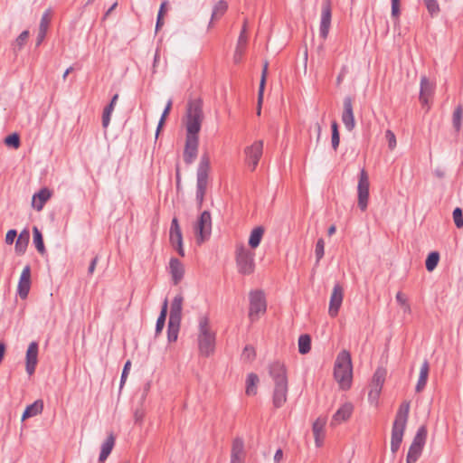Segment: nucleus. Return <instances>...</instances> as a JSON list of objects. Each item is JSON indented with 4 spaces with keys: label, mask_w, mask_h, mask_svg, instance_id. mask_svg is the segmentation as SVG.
<instances>
[{
    "label": "nucleus",
    "mask_w": 463,
    "mask_h": 463,
    "mask_svg": "<svg viewBox=\"0 0 463 463\" xmlns=\"http://www.w3.org/2000/svg\"><path fill=\"white\" fill-rule=\"evenodd\" d=\"M392 15L398 18L400 15V0H392Z\"/></svg>",
    "instance_id": "55"
},
{
    "label": "nucleus",
    "mask_w": 463,
    "mask_h": 463,
    "mask_svg": "<svg viewBox=\"0 0 463 463\" xmlns=\"http://www.w3.org/2000/svg\"><path fill=\"white\" fill-rule=\"evenodd\" d=\"M269 374L273 381L272 402L275 408L282 407L288 399V381L287 368L279 361L269 365Z\"/></svg>",
    "instance_id": "2"
},
{
    "label": "nucleus",
    "mask_w": 463,
    "mask_h": 463,
    "mask_svg": "<svg viewBox=\"0 0 463 463\" xmlns=\"http://www.w3.org/2000/svg\"><path fill=\"white\" fill-rule=\"evenodd\" d=\"M332 18V8L331 2L326 0L323 3L321 9V20H320V35L323 39H326L329 33Z\"/></svg>",
    "instance_id": "13"
},
{
    "label": "nucleus",
    "mask_w": 463,
    "mask_h": 463,
    "mask_svg": "<svg viewBox=\"0 0 463 463\" xmlns=\"http://www.w3.org/2000/svg\"><path fill=\"white\" fill-rule=\"evenodd\" d=\"M340 142V137L338 132V126L335 121L332 123V146L335 150L337 149Z\"/></svg>",
    "instance_id": "44"
},
{
    "label": "nucleus",
    "mask_w": 463,
    "mask_h": 463,
    "mask_svg": "<svg viewBox=\"0 0 463 463\" xmlns=\"http://www.w3.org/2000/svg\"><path fill=\"white\" fill-rule=\"evenodd\" d=\"M118 99V95L115 94L114 97L112 98L109 105L107 108H105V109H104L103 116H102V125L104 128H107L109 124L110 116H111V113L114 109L116 103H117Z\"/></svg>",
    "instance_id": "34"
},
{
    "label": "nucleus",
    "mask_w": 463,
    "mask_h": 463,
    "mask_svg": "<svg viewBox=\"0 0 463 463\" xmlns=\"http://www.w3.org/2000/svg\"><path fill=\"white\" fill-rule=\"evenodd\" d=\"M43 409V402L41 400L35 401L33 404L26 407V410L30 411L31 415L36 416L41 414Z\"/></svg>",
    "instance_id": "43"
},
{
    "label": "nucleus",
    "mask_w": 463,
    "mask_h": 463,
    "mask_svg": "<svg viewBox=\"0 0 463 463\" xmlns=\"http://www.w3.org/2000/svg\"><path fill=\"white\" fill-rule=\"evenodd\" d=\"M115 444V438L113 434H109L106 440L101 445V451L99 457L100 462H104L111 453Z\"/></svg>",
    "instance_id": "26"
},
{
    "label": "nucleus",
    "mask_w": 463,
    "mask_h": 463,
    "mask_svg": "<svg viewBox=\"0 0 463 463\" xmlns=\"http://www.w3.org/2000/svg\"><path fill=\"white\" fill-rule=\"evenodd\" d=\"M30 239V233L27 229L21 232L15 241V250L18 253H24L27 248Z\"/></svg>",
    "instance_id": "27"
},
{
    "label": "nucleus",
    "mask_w": 463,
    "mask_h": 463,
    "mask_svg": "<svg viewBox=\"0 0 463 463\" xmlns=\"http://www.w3.org/2000/svg\"><path fill=\"white\" fill-rule=\"evenodd\" d=\"M243 355L247 356L248 359H252L255 356V350L252 346H245L243 350Z\"/></svg>",
    "instance_id": "58"
},
{
    "label": "nucleus",
    "mask_w": 463,
    "mask_h": 463,
    "mask_svg": "<svg viewBox=\"0 0 463 463\" xmlns=\"http://www.w3.org/2000/svg\"><path fill=\"white\" fill-rule=\"evenodd\" d=\"M167 307H168V301L165 298V301L163 302L161 312H160L158 318L165 320L166 315H167Z\"/></svg>",
    "instance_id": "57"
},
{
    "label": "nucleus",
    "mask_w": 463,
    "mask_h": 463,
    "mask_svg": "<svg viewBox=\"0 0 463 463\" xmlns=\"http://www.w3.org/2000/svg\"><path fill=\"white\" fill-rule=\"evenodd\" d=\"M311 349V338L308 335H301L298 338V352L307 354Z\"/></svg>",
    "instance_id": "35"
},
{
    "label": "nucleus",
    "mask_w": 463,
    "mask_h": 463,
    "mask_svg": "<svg viewBox=\"0 0 463 463\" xmlns=\"http://www.w3.org/2000/svg\"><path fill=\"white\" fill-rule=\"evenodd\" d=\"M52 192L44 187L42 188L38 193L34 194L32 198V207L37 212L43 210L46 202L52 197Z\"/></svg>",
    "instance_id": "20"
},
{
    "label": "nucleus",
    "mask_w": 463,
    "mask_h": 463,
    "mask_svg": "<svg viewBox=\"0 0 463 463\" xmlns=\"http://www.w3.org/2000/svg\"><path fill=\"white\" fill-rule=\"evenodd\" d=\"M259 383V377L256 373H250L247 376V386H246V394L247 395H255L257 393V384Z\"/></svg>",
    "instance_id": "32"
},
{
    "label": "nucleus",
    "mask_w": 463,
    "mask_h": 463,
    "mask_svg": "<svg viewBox=\"0 0 463 463\" xmlns=\"http://www.w3.org/2000/svg\"><path fill=\"white\" fill-rule=\"evenodd\" d=\"M396 299L398 303L402 306L401 307L402 308L404 313L411 312V307L410 304L408 303V298L402 292L399 291L397 293Z\"/></svg>",
    "instance_id": "41"
},
{
    "label": "nucleus",
    "mask_w": 463,
    "mask_h": 463,
    "mask_svg": "<svg viewBox=\"0 0 463 463\" xmlns=\"http://www.w3.org/2000/svg\"><path fill=\"white\" fill-rule=\"evenodd\" d=\"M268 62L266 61L263 65V70H262V73H261V79H260V88H259V90H260V101H261V99L264 95V89H265V85H266V80H267V75H268Z\"/></svg>",
    "instance_id": "42"
},
{
    "label": "nucleus",
    "mask_w": 463,
    "mask_h": 463,
    "mask_svg": "<svg viewBox=\"0 0 463 463\" xmlns=\"http://www.w3.org/2000/svg\"><path fill=\"white\" fill-rule=\"evenodd\" d=\"M244 51H245V49H242L241 47H236V50H235V52L233 55V59L236 63H239L241 61Z\"/></svg>",
    "instance_id": "56"
},
{
    "label": "nucleus",
    "mask_w": 463,
    "mask_h": 463,
    "mask_svg": "<svg viewBox=\"0 0 463 463\" xmlns=\"http://www.w3.org/2000/svg\"><path fill=\"white\" fill-rule=\"evenodd\" d=\"M17 232L15 230H9L5 234V243L6 244H13L14 241L17 239Z\"/></svg>",
    "instance_id": "53"
},
{
    "label": "nucleus",
    "mask_w": 463,
    "mask_h": 463,
    "mask_svg": "<svg viewBox=\"0 0 463 463\" xmlns=\"http://www.w3.org/2000/svg\"><path fill=\"white\" fill-rule=\"evenodd\" d=\"M424 4L430 15H436L439 12V5L436 0H424Z\"/></svg>",
    "instance_id": "45"
},
{
    "label": "nucleus",
    "mask_w": 463,
    "mask_h": 463,
    "mask_svg": "<svg viewBox=\"0 0 463 463\" xmlns=\"http://www.w3.org/2000/svg\"><path fill=\"white\" fill-rule=\"evenodd\" d=\"M247 44V35H246V23L243 24L242 31L239 36L237 47H241L242 49L246 48Z\"/></svg>",
    "instance_id": "51"
},
{
    "label": "nucleus",
    "mask_w": 463,
    "mask_h": 463,
    "mask_svg": "<svg viewBox=\"0 0 463 463\" xmlns=\"http://www.w3.org/2000/svg\"><path fill=\"white\" fill-rule=\"evenodd\" d=\"M386 372L383 369L378 368L373 376L371 387L381 389L385 381Z\"/></svg>",
    "instance_id": "33"
},
{
    "label": "nucleus",
    "mask_w": 463,
    "mask_h": 463,
    "mask_svg": "<svg viewBox=\"0 0 463 463\" xmlns=\"http://www.w3.org/2000/svg\"><path fill=\"white\" fill-rule=\"evenodd\" d=\"M435 90V84L426 76L420 79V101L428 111L430 109V102Z\"/></svg>",
    "instance_id": "11"
},
{
    "label": "nucleus",
    "mask_w": 463,
    "mask_h": 463,
    "mask_svg": "<svg viewBox=\"0 0 463 463\" xmlns=\"http://www.w3.org/2000/svg\"><path fill=\"white\" fill-rule=\"evenodd\" d=\"M370 181L368 173L362 169L357 184V204L362 212L366 211L369 202Z\"/></svg>",
    "instance_id": "8"
},
{
    "label": "nucleus",
    "mask_w": 463,
    "mask_h": 463,
    "mask_svg": "<svg viewBox=\"0 0 463 463\" xmlns=\"http://www.w3.org/2000/svg\"><path fill=\"white\" fill-rule=\"evenodd\" d=\"M29 38V31L22 32L14 41V47L17 50H22Z\"/></svg>",
    "instance_id": "40"
},
{
    "label": "nucleus",
    "mask_w": 463,
    "mask_h": 463,
    "mask_svg": "<svg viewBox=\"0 0 463 463\" xmlns=\"http://www.w3.org/2000/svg\"><path fill=\"white\" fill-rule=\"evenodd\" d=\"M130 366H131V362L129 360H128L124 365V368H123V371H122V374H121V379H120V384L121 386L125 383L126 380H127V377L128 375V372L130 370Z\"/></svg>",
    "instance_id": "54"
},
{
    "label": "nucleus",
    "mask_w": 463,
    "mask_h": 463,
    "mask_svg": "<svg viewBox=\"0 0 463 463\" xmlns=\"http://www.w3.org/2000/svg\"><path fill=\"white\" fill-rule=\"evenodd\" d=\"M171 109H172V99H168L167 102H166L165 108V109L163 111V114L161 116V118L159 120V123H158V126H157V129H156V137H158V135L160 133V130L163 128L168 114L170 113Z\"/></svg>",
    "instance_id": "38"
},
{
    "label": "nucleus",
    "mask_w": 463,
    "mask_h": 463,
    "mask_svg": "<svg viewBox=\"0 0 463 463\" xmlns=\"http://www.w3.org/2000/svg\"><path fill=\"white\" fill-rule=\"evenodd\" d=\"M439 260V253L438 251H432L430 252L426 260Z\"/></svg>",
    "instance_id": "61"
},
{
    "label": "nucleus",
    "mask_w": 463,
    "mask_h": 463,
    "mask_svg": "<svg viewBox=\"0 0 463 463\" xmlns=\"http://www.w3.org/2000/svg\"><path fill=\"white\" fill-rule=\"evenodd\" d=\"M31 288V267L26 265L20 276L17 286V293L22 299H25L28 297Z\"/></svg>",
    "instance_id": "15"
},
{
    "label": "nucleus",
    "mask_w": 463,
    "mask_h": 463,
    "mask_svg": "<svg viewBox=\"0 0 463 463\" xmlns=\"http://www.w3.org/2000/svg\"><path fill=\"white\" fill-rule=\"evenodd\" d=\"M453 221L457 228L463 227V212L458 207L455 208L453 211Z\"/></svg>",
    "instance_id": "47"
},
{
    "label": "nucleus",
    "mask_w": 463,
    "mask_h": 463,
    "mask_svg": "<svg viewBox=\"0 0 463 463\" xmlns=\"http://www.w3.org/2000/svg\"><path fill=\"white\" fill-rule=\"evenodd\" d=\"M195 241L201 244L210 238L212 232V216L208 211L201 213L199 219L194 225Z\"/></svg>",
    "instance_id": "7"
},
{
    "label": "nucleus",
    "mask_w": 463,
    "mask_h": 463,
    "mask_svg": "<svg viewBox=\"0 0 463 463\" xmlns=\"http://www.w3.org/2000/svg\"><path fill=\"white\" fill-rule=\"evenodd\" d=\"M166 5H167L166 2H164L161 4V6H160V9L158 12L159 16H164V14L166 13V10H167Z\"/></svg>",
    "instance_id": "63"
},
{
    "label": "nucleus",
    "mask_w": 463,
    "mask_h": 463,
    "mask_svg": "<svg viewBox=\"0 0 463 463\" xmlns=\"http://www.w3.org/2000/svg\"><path fill=\"white\" fill-rule=\"evenodd\" d=\"M462 115H463L462 108L458 107L453 113V124L457 129H459V128H460Z\"/></svg>",
    "instance_id": "48"
},
{
    "label": "nucleus",
    "mask_w": 463,
    "mask_h": 463,
    "mask_svg": "<svg viewBox=\"0 0 463 463\" xmlns=\"http://www.w3.org/2000/svg\"><path fill=\"white\" fill-rule=\"evenodd\" d=\"M250 310L249 317L251 321L259 318L260 314L266 311V302L261 290H252L250 292Z\"/></svg>",
    "instance_id": "9"
},
{
    "label": "nucleus",
    "mask_w": 463,
    "mask_h": 463,
    "mask_svg": "<svg viewBox=\"0 0 463 463\" xmlns=\"http://www.w3.org/2000/svg\"><path fill=\"white\" fill-rule=\"evenodd\" d=\"M342 121L348 131H352L355 127V119L353 111V100L350 97H345L343 103Z\"/></svg>",
    "instance_id": "14"
},
{
    "label": "nucleus",
    "mask_w": 463,
    "mask_h": 463,
    "mask_svg": "<svg viewBox=\"0 0 463 463\" xmlns=\"http://www.w3.org/2000/svg\"><path fill=\"white\" fill-rule=\"evenodd\" d=\"M343 298L344 288L339 283H336L333 288L329 301L328 314L331 317H335L338 315L339 309L342 306Z\"/></svg>",
    "instance_id": "12"
},
{
    "label": "nucleus",
    "mask_w": 463,
    "mask_h": 463,
    "mask_svg": "<svg viewBox=\"0 0 463 463\" xmlns=\"http://www.w3.org/2000/svg\"><path fill=\"white\" fill-rule=\"evenodd\" d=\"M428 430L425 425L420 426L415 437L413 438L411 445L423 449L427 439Z\"/></svg>",
    "instance_id": "30"
},
{
    "label": "nucleus",
    "mask_w": 463,
    "mask_h": 463,
    "mask_svg": "<svg viewBox=\"0 0 463 463\" xmlns=\"http://www.w3.org/2000/svg\"><path fill=\"white\" fill-rule=\"evenodd\" d=\"M324 248H325V244H324V241L323 240H318L317 242V245H316V258L317 260H320L321 258H323L324 256Z\"/></svg>",
    "instance_id": "52"
},
{
    "label": "nucleus",
    "mask_w": 463,
    "mask_h": 463,
    "mask_svg": "<svg viewBox=\"0 0 463 463\" xmlns=\"http://www.w3.org/2000/svg\"><path fill=\"white\" fill-rule=\"evenodd\" d=\"M353 410L354 407L351 403L346 402L343 404L333 415L331 420V425L336 426L347 420L351 417Z\"/></svg>",
    "instance_id": "19"
},
{
    "label": "nucleus",
    "mask_w": 463,
    "mask_h": 463,
    "mask_svg": "<svg viewBox=\"0 0 463 463\" xmlns=\"http://www.w3.org/2000/svg\"><path fill=\"white\" fill-rule=\"evenodd\" d=\"M203 121V111L201 106L197 103H191L187 109L185 128L186 137L184 150V159L187 164H191L197 156L199 137Z\"/></svg>",
    "instance_id": "1"
},
{
    "label": "nucleus",
    "mask_w": 463,
    "mask_h": 463,
    "mask_svg": "<svg viewBox=\"0 0 463 463\" xmlns=\"http://www.w3.org/2000/svg\"><path fill=\"white\" fill-rule=\"evenodd\" d=\"M334 376L343 390H348L352 384L353 368L349 352L344 350L336 357Z\"/></svg>",
    "instance_id": "3"
},
{
    "label": "nucleus",
    "mask_w": 463,
    "mask_h": 463,
    "mask_svg": "<svg viewBox=\"0 0 463 463\" xmlns=\"http://www.w3.org/2000/svg\"><path fill=\"white\" fill-rule=\"evenodd\" d=\"M263 232H264V230L261 226L255 227L251 231L250 237H249V245L251 248H257L260 245V243L262 240Z\"/></svg>",
    "instance_id": "28"
},
{
    "label": "nucleus",
    "mask_w": 463,
    "mask_h": 463,
    "mask_svg": "<svg viewBox=\"0 0 463 463\" xmlns=\"http://www.w3.org/2000/svg\"><path fill=\"white\" fill-rule=\"evenodd\" d=\"M422 449L420 447H416L411 444L409 451L406 457L407 463H415L422 453Z\"/></svg>",
    "instance_id": "36"
},
{
    "label": "nucleus",
    "mask_w": 463,
    "mask_h": 463,
    "mask_svg": "<svg viewBox=\"0 0 463 463\" xmlns=\"http://www.w3.org/2000/svg\"><path fill=\"white\" fill-rule=\"evenodd\" d=\"M184 297L180 293L176 295L171 304L169 320L181 321Z\"/></svg>",
    "instance_id": "22"
},
{
    "label": "nucleus",
    "mask_w": 463,
    "mask_h": 463,
    "mask_svg": "<svg viewBox=\"0 0 463 463\" xmlns=\"http://www.w3.org/2000/svg\"><path fill=\"white\" fill-rule=\"evenodd\" d=\"M170 241L174 247H176L181 257H184L182 248V232L176 218L172 220L170 228Z\"/></svg>",
    "instance_id": "17"
},
{
    "label": "nucleus",
    "mask_w": 463,
    "mask_h": 463,
    "mask_svg": "<svg viewBox=\"0 0 463 463\" xmlns=\"http://www.w3.org/2000/svg\"><path fill=\"white\" fill-rule=\"evenodd\" d=\"M168 270L174 285H177L183 279L185 272L183 262H169Z\"/></svg>",
    "instance_id": "23"
},
{
    "label": "nucleus",
    "mask_w": 463,
    "mask_h": 463,
    "mask_svg": "<svg viewBox=\"0 0 463 463\" xmlns=\"http://www.w3.org/2000/svg\"><path fill=\"white\" fill-rule=\"evenodd\" d=\"M227 3L224 1H219L213 7L212 14V20L219 19L224 14L227 10Z\"/></svg>",
    "instance_id": "37"
},
{
    "label": "nucleus",
    "mask_w": 463,
    "mask_h": 463,
    "mask_svg": "<svg viewBox=\"0 0 463 463\" xmlns=\"http://www.w3.org/2000/svg\"><path fill=\"white\" fill-rule=\"evenodd\" d=\"M254 269V262H237V270L241 275H250Z\"/></svg>",
    "instance_id": "39"
},
{
    "label": "nucleus",
    "mask_w": 463,
    "mask_h": 463,
    "mask_svg": "<svg viewBox=\"0 0 463 463\" xmlns=\"http://www.w3.org/2000/svg\"><path fill=\"white\" fill-rule=\"evenodd\" d=\"M5 143L6 146L18 148L20 146V137L16 133L9 135L5 137Z\"/></svg>",
    "instance_id": "46"
},
{
    "label": "nucleus",
    "mask_w": 463,
    "mask_h": 463,
    "mask_svg": "<svg viewBox=\"0 0 463 463\" xmlns=\"http://www.w3.org/2000/svg\"><path fill=\"white\" fill-rule=\"evenodd\" d=\"M411 403L404 401L399 407L392 429L391 450L394 454L400 449L406 428Z\"/></svg>",
    "instance_id": "4"
},
{
    "label": "nucleus",
    "mask_w": 463,
    "mask_h": 463,
    "mask_svg": "<svg viewBox=\"0 0 463 463\" xmlns=\"http://www.w3.org/2000/svg\"><path fill=\"white\" fill-rule=\"evenodd\" d=\"M197 341L201 355L208 357L214 353L216 335L212 330L207 317L203 316L199 319Z\"/></svg>",
    "instance_id": "5"
},
{
    "label": "nucleus",
    "mask_w": 463,
    "mask_h": 463,
    "mask_svg": "<svg viewBox=\"0 0 463 463\" xmlns=\"http://www.w3.org/2000/svg\"><path fill=\"white\" fill-rule=\"evenodd\" d=\"M439 262H426V268L428 269V271L431 272L433 271L437 265H438Z\"/></svg>",
    "instance_id": "62"
},
{
    "label": "nucleus",
    "mask_w": 463,
    "mask_h": 463,
    "mask_svg": "<svg viewBox=\"0 0 463 463\" xmlns=\"http://www.w3.org/2000/svg\"><path fill=\"white\" fill-rule=\"evenodd\" d=\"M210 168V156L207 154H203L200 159L197 169L196 201L199 206H201L203 202Z\"/></svg>",
    "instance_id": "6"
},
{
    "label": "nucleus",
    "mask_w": 463,
    "mask_h": 463,
    "mask_svg": "<svg viewBox=\"0 0 463 463\" xmlns=\"http://www.w3.org/2000/svg\"><path fill=\"white\" fill-rule=\"evenodd\" d=\"M51 23V13L50 11L44 12V14L42 15L40 24H39V31H38V36L36 41V45L39 46L43 41L44 40L49 25Z\"/></svg>",
    "instance_id": "24"
},
{
    "label": "nucleus",
    "mask_w": 463,
    "mask_h": 463,
    "mask_svg": "<svg viewBox=\"0 0 463 463\" xmlns=\"http://www.w3.org/2000/svg\"><path fill=\"white\" fill-rule=\"evenodd\" d=\"M381 391V389L371 387L368 393V399L371 403H377Z\"/></svg>",
    "instance_id": "50"
},
{
    "label": "nucleus",
    "mask_w": 463,
    "mask_h": 463,
    "mask_svg": "<svg viewBox=\"0 0 463 463\" xmlns=\"http://www.w3.org/2000/svg\"><path fill=\"white\" fill-rule=\"evenodd\" d=\"M244 457V441L242 438L236 437L232 445L231 463H243Z\"/></svg>",
    "instance_id": "18"
},
{
    "label": "nucleus",
    "mask_w": 463,
    "mask_h": 463,
    "mask_svg": "<svg viewBox=\"0 0 463 463\" xmlns=\"http://www.w3.org/2000/svg\"><path fill=\"white\" fill-rule=\"evenodd\" d=\"M181 321L168 320L167 339L169 342H175L178 338Z\"/></svg>",
    "instance_id": "29"
},
{
    "label": "nucleus",
    "mask_w": 463,
    "mask_h": 463,
    "mask_svg": "<svg viewBox=\"0 0 463 463\" xmlns=\"http://www.w3.org/2000/svg\"><path fill=\"white\" fill-rule=\"evenodd\" d=\"M165 320L157 318L156 325V334L160 333L163 330V328L165 326Z\"/></svg>",
    "instance_id": "59"
},
{
    "label": "nucleus",
    "mask_w": 463,
    "mask_h": 463,
    "mask_svg": "<svg viewBox=\"0 0 463 463\" xmlns=\"http://www.w3.org/2000/svg\"><path fill=\"white\" fill-rule=\"evenodd\" d=\"M283 458V451L281 449H279L275 455H274V462L275 463H280V461L282 460Z\"/></svg>",
    "instance_id": "60"
},
{
    "label": "nucleus",
    "mask_w": 463,
    "mask_h": 463,
    "mask_svg": "<svg viewBox=\"0 0 463 463\" xmlns=\"http://www.w3.org/2000/svg\"><path fill=\"white\" fill-rule=\"evenodd\" d=\"M326 424V419L323 417L317 418L313 423L312 430L315 438V443L317 447H321L326 436L325 427Z\"/></svg>",
    "instance_id": "21"
},
{
    "label": "nucleus",
    "mask_w": 463,
    "mask_h": 463,
    "mask_svg": "<svg viewBox=\"0 0 463 463\" xmlns=\"http://www.w3.org/2000/svg\"><path fill=\"white\" fill-rule=\"evenodd\" d=\"M263 152V142L257 140L250 146L245 147L244 154L246 156V163L250 167L251 171L255 170Z\"/></svg>",
    "instance_id": "10"
},
{
    "label": "nucleus",
    "mask_w": 463,
    "mask_h": 463,
    "mask_svg": "<svg viewBox=\"0 0 463 463\" xmlns=\"http://www.w3.org/2000/svg\"><path fill=\"white\" fill-rule=\"evenodd\" d=\"M429 372H430L429 362L427 360H424V362L422 363V364L420 366L418 383L415 387V391L417 392H420L425 388L427 381H428Z\"/></svg>",
    "instance_id": "25"
},
{
    "label": "nucleus",
    "mask_w": 463,
    "mask_h": 463,
    "mask_svg": "<svg viewBox=\"0 0 463 463\" xmlns=\"http://www.w3.org/2000/svg\"><path fill=\"white\" fill-rule=\"evenodd\" d=\"M38 362V344L36 342L30 343L26 352L25 368L29 375H32L36 368Z\"/></svg>",
    "instance_id": "16"
},
{
    "label": "nucleus",
    "mask_w": 463,
    "mask_h": 463,
    "mask_svg": "<svg viewBox=\"0 0 463 463\" xmlns=\"http://www.w3.org/2000/svg\"><path fill=\"white\" fill-rule=\"evenodd\" d=\"M164 24V19H163V16H157V22H156V31L159 30L160 27H162Z\"/></svg>",
    "instance_id": "64"
},
{
    "label": "nucleus",
    "mask_w": 463,
    "mask_h": 463,
    "mask_svg": "<svg viewBox=\"0 0 463 463\" xmlns=\"http://www.w3.org/2000/svg\"><path fill=\"white\" fill-rule=\"evenodd\" d=\"M385 138L388 142V146L391 150H393L396 147L397 142H396V137L394 133L388 129L385 132Z\"/></svg>",
    "instance_id": "49"
},
{
    "label": "nucleus",
    "mask_w": 463,
    "mask_h": 463,
    "mask_svg": "<svg viewBox=\"0 0 463 463\" xmlns=\"http://www.w3.org/2000/svg\"><path fill=\"white\" fill-rule=\"evenodd\" d=\"M33 243L41 254L45 252L43 234L36 226L33 227Z\"/></svg>",
    "instance_id": "31"
}]
</instances>
